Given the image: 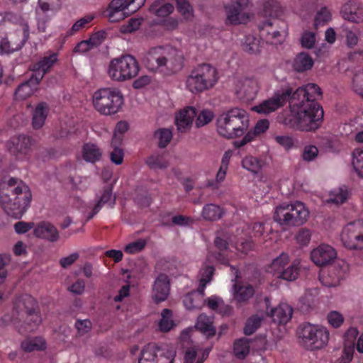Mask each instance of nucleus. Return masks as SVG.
Returning a JSON list of instances; mask_svg holds the SVG:
<instances>
[{
  "label": "nucleus",
  "mask_w": 363,
  "mask_h": 363,
  "mask_svg": "<svg viewBox=\"0 0 363 363\" xmlns=\"http://www.w3.org/2000/svg\"><path fill=\"white\" fill-rule=\"evenodd\" d=\"M322 96L320 88L309 83L291 92L289 113L283 123L289 127L306 132H314L323 122L324 111L317 100Z\"/></svg>",
  "instance_id": "nucleus-1"
},
{
  "label": "nucleus",
  "mask_w": 363,
  "mask_h": 363,
  "mask_svg": "<svg viewBox=\"0 0 363 363\" xmlns=\"http://www.w3.org/2000/svg\"><path fill=\"white\" fill-rule=\"evenodd\" d=\"M32 194L21 180L11 178L0 184V206L5 213L16 219L21 218L30 206Z\"/></svg>",
  "instance_id": "nucleus-2"
},
{
  "label": "nucleus",
  "mask_w": 363,
  "mask_h": 363,
  "mask_svg": "<svg viewBox=\"0 0 363 363\" xmlns=\"http://www.w3.org/2000/svg\"><path fill=\"white\" fill-rule=\"evenodd\" d=\"M11 315H5L2 321L12 323L21 334L36 330L41 323L40 313L36 309L35 299L28 294H23L15 298Z\"/></svg>",
  "instance_id": "nucleus-3"
},
{
  "label": "nucleus",
  "mask_w": 363,
  "mask_h": 363,
  "mask_svg": "<svg viewBox=\"0 0 363 363\" xmlns=\"http://www.w3.org/2000/svg\"><path fill=\"white\" fill-rule=\"evenodd\" d=\"M143 62L145 67L154 73L170 75L182 69L183 60L180 55L167 52L162 47L151 48L145 55Z\"/></svg>",
  "instance_id": "nucleus-4"
},
{
  "label": "nucleus",
  "mask_w": 363,
  "mask_h": 363,
  "mask_svg": "<svg viewBox=\"0 0 363 363\" xmlns=\"http://www.w3.org/2000/svg\"><path fill=\"white\" fill-rule=\"evenodd\" d=\"M217 131L225 138L244 135L249 127V116L246 111L234 108L221 113L217 118Z\"/></svg>",
  "instance_id": "nucleus-5"
},
{
  "label": "nucleus",
  "mask_w": 363,
  "mask_h": 363,
  "mask_svg": "<svg viewBox=\"0 0 363 363\" xmlns=\"http://www.w3.org/2000/svg\"><path fill=\"white\" fill-rule=\"evenodd\" d=\"M218 79L215 67L207 63L194 67L187 77L186 86L191 93H200L212 88Z\"/></svg>",
  "instance_id": "nucleus-6"
},
{
  "label": "nucleus",
  "mask_w": 363,
  "mask_h": 363,
  "mask_svg": "<svg viewBox=\"0 0 363 363\" xmlns=\"http://www.w3.org/2000/svg\"><path fill=\"white\" fill-rule=\"evenodd\" d=\"M123 103V96L117 88H102L93 94V105L102 115L111 116L118 113Z\"/></svg>",
  "instance_id": "nucleus-7"
},
{
  "label": "nucleus",
  "mask_w": 363,
  "mask_h": 363,
  "mask_svg": "<svg viewBox=\"0 0 363 363\" xmlns=\"http://www.w3.org/2000/svg\"><path fill=\"white\" fill-rule=\"evenodd\" d=\"M297 336L301 345L308 350H320L329 340V331L322 325L303 323L297 330Z\"/></svg>",
  "instance_id": "nucleus-8"
},
{
  "label": "nucleus",
  "mask_w": 363,
  "mask_h": 363,
  "mask_svg": "<svg viewBox=\"0 0 363 363\" xmlns=\"http://www.w3.org/2000/svg\"><path fill=\"white\" fill-rule=\"evenodd\" d=\"M139 70L137 60L130 55H124L110 62L108 74L113 81L124 82L135 78Z\"/></svg>",
  "instance_id": "nucleus-9"
},
{
  "label": "nucleus",
  "mask_w": 363,
  "mask_h": 363,
  "mask_svg": "<svg viewBox=\"0 0 363 363\" xmlns=\"http://www.w3.org/2000/svg\"><path fill=\"white\" fill-rule=\"evenodd\" d=\"M309 212L300 201L294 203H284L276 208L274 216L275 221L285 225H301L308 219Z\"/></svg>",
  "instance_id": "nucleus-10"
},
{
  "label": "nucleus",
  "mask_w": 363,
  "mask_h": 363,
  "mask_svg": "<svg viewBox=\"0 0 363 363\" xmlns=\"http://www.w3.org/2000/svg\"><path fill=\"white\" fill-rule=\"evenodd\" d=\"M196 116L195 124L197 128L208 124L214 117L211 111L204 109L197 115L196 109L194 107L187 106L181 110L176 117V125L178 130L181 133H186L189 130Z\"/></svg>",
  "instance_id": "nucleus-11"
},
{
  "label": "nucleus",
  "mask_w": 363,
  "mask_h": 363,
  "mask_svg": "<svg viewBox=\"0 0 363 363\" xmlns=\"http://www.w3.org/2000/svg\"><path fill=\"white\" fill-rule=\"evenodd\" d=\"M175 356L173 346L149 343L143 348L138 363H173Z\"/></svg>",
  "instance_id": "nucleus-12"
},
{
  "label": "nucleus",
  "mask_w": 363,
  "mask_h": 363,
  "mask_svg": "<svg viewBox=\"0 0 363 363\" xmlns=\"http://www.w3.org/2000/svg\"><path fill=\"white\" fill-rule=\"evenodd\" d=\"M146 0H112L106 9L111 22H118L139 10Z\"/></svg>",
  "instance_id": "nucleus-13"
},
{
  "label": "nucleus",
  "mask_w": 363,
  "mask_h": 363,
  "mask_svg": "<svg viewBox=\"0 0 363 363\" xmlns=\"http://www.w3.org/2000/svg\"><path fill=\"white\" fill-rule=\"evenodd\" d=\"M341 241L350 250L363 248V220H356L346 225L341 233Z\"/></svg>",
  "instance_id": "nucleus-14"
},
{
  "label": "nucleus",
  "mask_w": 363,
  "mask_h": 363,
  "mask_svg": "<svg viewBox=\"0 0 363 363\" xmlns=\"http://www.w3.org/2000/svg\"><path fill=\"white\" fill-rule=\"evenodd\" d=\"M292 88H286L277 91L274 95L252 108V110L259 113H269L284 106L286 102L290 104Z\"/></svg>",
  "instance_id": "nucleus-15"
},
{
  "label": "nucleus",
  "mask_w": 363,
  "mask_h": 363,
  "mask_svg": "<svg viewBox=\"0 0 363 363\" xmlns=\"http://www.w3.org/2000/svg\"><path fill=\"white\" fill-rule=\"evenodd\" d=\"M249 0H235L225 6L227 25H238L245 23L249 19L247 11Z\"/></svg>",
  "instance_id": "nucleus-16"
},
{
  "label": "nucleus",
  "mask_w": 363,
  "mask_h": 363,
  "mask_svg": "<svg viewBox=\"0 0 363 363\" xmlns=\"http://www.w3.org/2000/svg\"><path fill=\"white\" fill-rule=\"evenodd\" d=\"M348 272V264L345 260L339 259L329 266L326 273L320 274V281L328 287H335L346 277Z\"/></svg>",
  "instance_id": "nucleus-17"
},
{
  "label": "nucleus",
  "mask_w": 363,
  "mask_h": 363,
  "mask_svg": "<svg viewBox=\"0 0 363 363\" xmlns=\"http://www.w3.org/2000/svg\"><path fill=\"white\" fill-rule=\"evenodd\" d=\"M259 86L257 80L254 78H245L238 82L235 87L237 97L245 103L253 101L259 91Z\"/></svg>",
  "instance_id": "nucleus-18"
},
{
  "label": "nucleus",
  "mask_w": 363,
  "mask_h": 363,
  "mask_svg": "<svg viewBox=\"0 0 363 363\" xmlns=\"http://www.w3.org/2000/svg\"><path fill=\"white\" fill-rule=\"evenodd\" d=\"M58 56L57 52L49 50L33 65L32 75L35 77L36 82H40L44 76L51 71L58 62Z\"/></svg>",
  "instance_id": "nucleus-19"
},
{
  "label": "nucleus",
  "mask_w": 363,
  "mask_h": 363,
  "mask_svg": "<svg viewBox=\"0 0 363 363\" xmlns=\"http://www.w3.org/2000/svg\"><path fill=\"white\" fill-rule=\"evenodd\" d=\"M287 26L284 21H280L277 19L267 20L263 21L259 28L262 36H265L267 40H272V43L281 42L278 38L281 37V33H285Z\"/></svg>",
  "instance_id": "nucleus-20"
},
{
  "label": "nucleus",
  "mask_w": 363,
  "mask_h": 363,
  "mask_svg": "<svg viewBox=\"0 0 363 363\" xmlns=\"http://www.w3.org/2000/svg\"><path fill=\"white\" fill-rule=\"evenodd\" d=\"M6 146L11 155L21 159L28 153L31 140L30 137L26 135L14 136L7 143Z\"/></svg>",
  "instance_id": "nucleus-21"
},
{
  "label": "nucleus",
  "mask_w": 363,
  "mask_h": 363,
  "mask_svg": "<svg viewBox=\"0 0 363 363\" xmlns=\"http://www.w3.org/2000/svg\"><path fill=\"white\" fill-rule=\"evenodd\" d=\"M335 250L328 245H320L312 250L311 257L317 266H325L336 258Z\"/></svg>",
  "instance_id": "nucleus-22"
},
{
  "label": "nucleus",
  "mask_w": 363,
  "mask_h": 363,
  "mask_svg": "<svg viewBox=\"0 0 363 363\" xmlns=\"http://www.w3.org/2000/svg\"><path fill=\"white\" fill-rule=\"evenodd\" d=\"M169 279L164 274H160L155 281L152 288V298L160 303L167 299L169 293Z\"/></svg>",
  "instance_id": "nucleus-23"
},
{
  "label": "nucleus",
  "mask_w": 363,
  "mask_h": 363,
  "mask_svg": "<svg viewBox=\"0 0 363 363\" xmlns=\"http://www.w3.org/2000/svg\"><path fill=\"white\" fill-rule=\"evenodd\" d=\"M35 237L48 240L51 242H57L60 238L57 228L49 222L39 223L33 230Z\"/></svg>",
  "instance_id": "nucleus-24"
},
{
  "label": "nucleus",
  "mask_w": 363,
  "mask_h": 363,
  "mask_svg": "<svg viewBox=\"0 0 363 363\" xmlns=\"http://www.w3.org/2000/svg\"><path fill=\"white\" fill-rule=\"evenodd\" d=\"M341 14L344 19L359 23L363 21V7L358 3L349 1L341 9Z\"/></svg>",
  "instance_id": "nucleus-25"
},
{
  "label": "nucleus",
  "mask_w": 363,
  "mask_h": 363,
  "mask_svg": "<svg viewBox=\"0 0 363 363\" xmlns=\"http://www.w3.org/2000/svg\"><path fill=\"white\" fill-rule=\"evenodd\" d=\"M214 245L220 252L216 255V259L222 264L230 266L231 272L235 276V280L240 277L239 269L230 264V259L228 256L225 254L228 247V242L220 237H216L214 240Z\"/></svg>",
  "instance_id": "nucleus-26"
},
{
  "label": "nucleus",
  "mask_w": 363,
  "mask_h": 363,
  "mask_svg": "<svg viewBox=\"0 0 363 363\" xmlns=\"http://www.w3.org/2000/svg\"><path fill=\"white\" fill-rule=\"evenodd\" d=\"M269 127V122L267 119L258 121L252 130H249L241 140L235 142V146L238 148L244 146L247 143L252 141L255 137L265 133Z\"/></svg>",
  "instance_id": "nucleus-27"
},
{
  "label": "nucleus",
  "mask_w": 363,
  "mask_h": 363,
  "mask_svg": "<svg viewBox=\"0 0 363 363\" xmlns=\"http://www.w3.org/2000/svg\"><path fill=\"white\" fill-rule=\"evenodd\" d=\"M269 315L274 322L285 325L292 317L293 308L287 303H280L277 307L271 310Z\"/></svg>",
  "instance_id": "nucleus-28"
},
{
  "label": "nucleus",
  "mask_w": 363,
  "mask_h": 363,
  "mask_svg": "<svg viewBox=\"0 0 363 363\" xmlns=\"http://www.w3.org/2000/svg\"><path fill=\"white\" fill-rule=\"evenodd\" d=\"M35 79V77L31 75L28 80L21 83L15 91V99L24 100L30 96L34 89H36L37 85L40 83V82H36Z\"/></svg>",
  "instance_id": "nucleus-29"
},
{
  "label": "nucleus",
  "mask_w": 363,
  "mask_h": 363,
  "mask_svg": "<svg viewBox=\"0 0 363 363\" xmlns=\"http://www.w3.org/2000/svg\"><path fill=\"white\" fill-rule=\"evenodd\" d=\"M313 64V60L308 53L301 52L294 59L292 67L297 72H304L310 70Z\"/></svg>",
  "instance_id": "nucleus-30"
},
{
  "label": "nucleus",
  "mask_w": 363,
  "mask_h": 363,
  "mask_svg": "<svg viewBox=\"0 0 363 363\" xmlns=\"http://www.w3.org/2000/svg\"><path fill=\"white\" fill-rule=\"evenodd\" d=\"M196 330L200 331L208 338L216 335V328L213 325V320L211 317L206 314H201L198 318L195 325Z\"/></svg>",
  "instance_id": "nucleus-31"
},
{
  "label": "nucleus",
  "mask_w": 363,
  "mask_h": 363,
  "mask_svg": "<svg viewBox=\"0 0 363 363\" xmlns=\"http://www.w3.org/2000/svg\"><path fill=\"white\" fill-rule=\"evenodd\" d=\"M146 164L152 169H163L169 166V161L164 152L156 151L145 160Z\"/></svg>",
  "instance_id": "nucleus-32"
},
{
  "label": "nucleus",
  "mask_w": 363,
  "mask_h": 363,
  "mask_svg": "<svg viewBox=\"0 0 363 363\" xmlns=\"http://www.w3.org/2000/svg\"><path fill=\"white\" fill-rule=\"evenodd\" d=\"M28 37V31L24 29L23 36L18 42H13L7 38H0V52H13L20 50L25 44Z\"/></svg>",
  "instance_id": "nucleus-33"
},
{
  "label": "nucleus",
  "mask_w": 363,
  "mask_h": 363,
  "mask_svg": "<svg viewBox=\"0 0 363 363\" xmlns=\"http://www.w3.org/2000/svg\"><path fill=\"white\" fill-rule=\"evenodd\" d=\"M200 292H191L187 294L183 299L185 308L188 310L199 309L202 307L203 301V290L199 288Z\"/></svg>",
  "instance_id": "nucleus-34"
},
{
  "label": "nucleus",
  "mask_w": 363,
  "mask_h": 363,
  "mask_svg": "<svg viewBox=\"0 0 363 363\" xmlns=\"http://www.w3.org/2000/svg\"><path fill=\"white\" fill-rule=\"evenodd\" d=\"M233 289L234 298L239 303L247 301L255 294L254 287L250 284L240 285L235 283Z\"/></svg>",
  "instance_id": "nucleus-35"
},
{
  "label": "nucleus",
  "mask_w": 363,
  "mask_h": 363,
  "mask_svg": "<svg viewBox=\"0 0 363 363\" xmlns=\"http://www.w3.org/2000/svg\"><path fill=\"white\" fill-rule=\"evenodd\" d=\"M48 113V106L45 102H40L37 105L33 116V126L35 129H39L44 125Z\"/></svg>",
  "instance_id": "nucleus-36"
},
{
  "label": "nucleus",
  "mask_w": 363,
  "mask_h": 363,
  "mask_svg": "<svg viewBox=\"0 0 363 363\" xmlns=\"http://www.w3.org/2000/svg\"><path fill=\"white\" fill-rule=\"evenodd\" d=\"M112 191L113 188L111 186H106L103 189L102 195L100 199L97 201V203L94 205V208L91 212L87 214L86 219L91 220L93 217L99 213V211L101 209L102 206L108 203L111 201L112 199Z\"/></svg>",
  "instance_id": "nucleus-37"
},
{
  "label": "nucleus",
  "mask_w": 363,
  "mask_h": 363,
  "mask_svg": "<svg viewBox=\"0 0 363 363\" xmlns=\"http://www.w3.org/2000/svg\"><path fill=\"white\" fill-rule=\"evenodd\" d=\"M265 165V161L261 158L254 156H246L242 160V166L244 169L253 174H257Z\"/></svg>",
  "instance_id": "nucleus-38"
},
{
  "label": "nucleus",
  "mask_w": 363,
  "mask_h": 363,
  "mask_svg": "<svg viewBox=\"0 0 363 363\" xmlns=\"http://www.w3.org/2000/svg\"><path fill=\"white\" fill-rule=\"evenodd\" d=\"M21 349L26 352L43 351L46 348V342L41 337L26 339L21 342Z\"/></svg>",
  "instance_id": "nucleus-39"
},
{
  "label": "nucleus",
  "mask_w": 363,
  "mask_h": 363,
  "mask_svg": "<svg viewBox=\"0 0 363 363\" xmlns=\"http://www.w3.org/2000/svg\"><path fill=\"white\" fill-rule=\"evenodd\" d=\"M82 156L85 161L94 163L100 160L101 152L96 145L86 143L83 146Z\"/></svg>",
  "instance_id": "nucleus-40"
},
{
  "label": "nucleus",
  "mask_w": 363,
  "mask_h": 363,
  "mask_svg": "<svg viewBox=\"0 0 363 363\" xmlns=\"http://www.w3.org/2000/svg\"><path fill=\"white\" fill-rule=\"evenodd\" d=\"M289 262V256L286 253H281L279 257L273 259L269 266L271 272L278 277Z\"/></svg>",
  "instance_id": "nucleus-41"
},
{
  "label": "nucleus",
  "mask_w": 363,
  "mask_h": 363,
  "mask_svg": "<svg viewBox=\"0 0 363 363\" xmlns=\"http://www.w3.org/2000/svg\"><path fill=\"white\" fill-rule=\"evenodd\" d=\"M150 10L158 17H166L173 12L174 6L170 3L157 1L151 5Z\"/></svg>",
  "instance_id": "nucleus-42"
},
{
  "label": "nucleus",
  "mask_w": 363,
  "mask_h": 363,
  "mask_svg": "<svg viewBox=\"0 0 363 363\" xmlns=\"http://www.w3.org/2000/svg\"><path fill=\"white\" fill-rule=\"evenodd\" d=\"M348 194L347 189L345 186L340 187L330 193L327 202L335 205L342 204L347 201Z\"/></svg>",
  "instance_id": "nucleus-43"
},
{
  "label": "nucleus",
  "mask_w": 363,
  "mask_h": 363,
  "mask_svg": "<svg viewBox=\"0 0 363 363\" xmlns=\"http://www.w3.org/2000/svg\"><path fill=\"white\" fill-rule=\"evenodd\" d=\"M299 262L294 261L291 264H288L277 278L289 281H294L299 274Z\"/></svg>",
  "instance_id": "nucleus-44"
},
{
  "label": "nucleus",
  "mask_w": 363,
  "mask_h": 363,
  "mask_svg": "<svg viewBox=\"0 0 363 363\" xmlns=\"http://www.w3.org/2000/svg\"><path fill=\"white\" fill-rule=\"evenodd\" d=\"M223 211L219 206L209 203L206 204L202 211V216L206 220H216L220 219Z\"/></svg>",
  "instance_id": "nucleus-45"
},
{
  "label": "nucleus",
  "mask_w": 363,
  "mask_h": 363,
  "mask_svg": "<svg viewBox=\"0 0 363 363\" xmlns=\"http://www.w3.org/2000/svg\"><path fill=\"white\" fill-rule=\"evenodd\" d=\"M250 352V344L247 338L237 340L234 342V353L238 359H244Z\"/></svg>",
  "instance_id": "nucleus-46"
},
{
  "label": "nucleus",
  "mask_w": 363,
  "mask_h": 363,
  "mask_svg": "<svg viewBox=\"0 0 363 363\" xmlns=\"http://www.w3.org/2000/svg\"><path fill=\"white\" fill-rule=\"evenodd\" d=\"M263 317L258 315H253L246 320L243 332L246 335H252L261 325Z\"/></svg>",
  "instance_id": "nucleus-47"
},
{
  "label": "nucleus",
  "mask_w": 363,
  "mask_h": 363,
  "mask_svg": "<svg viewBox=\"0 0 363 363\" xmlns=\"http://www.w3.org/2000/svg\"><path fill=\"white\" fill-rule=\"evenodd\" d=\"M215 272V268L213 265L205 264L199 271L200 277V289L204 290L206 284L209 283Z\"/></svg>",
  "instance_id": "nucleus-48"
},
{
  "label": "nucleus",
  "mask_w": 363,
  "mask_h": 363,
  "mask_svg": "<svg viewBox=\"0 0 363 363\" xmlns=\"http://www.w3.org/2000/svg\"><path fill=\"white\" fill-rule=\"evenodd\" d=\"M161 316L162 318L159 322L160 330L162 332L169 331L174 325V323L172 320V311L168 308H164L162 311Z\"/></svg>",
  "instance_id": "nucleus-49"
},
{
  "label": "nucleus",
  "mask_w": 363,
  "mask_h": 363,
  "mask_svg": "<svg viewBox=\"0 0 363 363\" xmlns=\"http://www.w3.org/2000/svg\"><path fill=\"white\" fill-rule=\"evenodd\" d=\"M154 135L155 138L158 139L159 147L164 148L172 138V132L169 128H160L155 132Z\"/></svg>",
  "instance_id": "nucleus-50"
},
{
  "label": "nucleus",
  "mask_w": 363,
  "mask_h": 363,
  "mask_svg": "<svg viewBox=\"0 0 363 363\" xmlns=\"http://www.w3.org/2000/svg\"><path fill=\"white\" fill-rule=\"evenodd\" d=\"M94 16L91 14L86 15L85 16L77 20L72 26L71 29L68 31L69 35H74L82 29L88 28L90 26L91 22L94 20Z\"/></svg>",
  "instance_id": "nucleus-51"
},
{
  "label": "nucleus",
  "mask_w": 363,
  "mask_h": 363,
  "mask_svg": "<svg viewBox=\"0 0 363 363\" xmlns=\"http://www.w3.org/2000/svg\"><path fill=\"white\" fill-rule=\"evenodd\" d=\"M242 48L250 54H256L259 52V40L253 35H246L242 43Z\"/></svg>",
  "instance_id": "nucleus-52"
},
{
  "label": "nucleus",
  "mask_w": 363,
  "mask_h": 363,
  "mask_svg": "<svg viewBox=\"0 0 363 363\" xmlns=\"http://www.w3.org/2000/svg\"><path fill=\"white\" fill-rule=\"evenodd\" d=\"M143 21L142 18H130L121 27V31L123 33H130L139 29Z\"/></svg>",
  "instance_id": "nucleus-53"
},
{
  "label": "nucleus",
  "mask_w": 363,
  "mask_h": 363,
  "mask_svg": "<svg viewBox=\"0 0 363 363\" xmlns=\"http://www.w3.org/2000/svg\"><path fill=\"white\" fill-rule=\"evenodd\" d=\"M315 41V33L311 31L303 32L300 39L301 47L306 49L313 48Z\"/></svg>",
  "instance_id": "nucleus-54"
},
{
  "label": "nucleus",
  "mask_w": 363,
  "mask_h": 363,
  "mask_svg": "<svg viewBox=\"0 0 363 363\" xmlns=\"http://www.w3.org/2000/svg\"><path fill=\"white\" fill-rule=\"evenodd\" d=\"M314 304V298L311 294L306 293L303 296H301L299 299L298 306L299 310L306 313L309 311L310 308Z\"/></svg>",
  "instance_id": "nucleus-55"
},
{
  "label": "nucleus",
  "mask_w": 363,
  "mask_h": 363,
  "mask_svg": "<svg viewBox=\"0 0 363 363\" xmlns=\"http://www.w3.org/2000/svg\"><path fill=\"white\" fill-rule=\"evenodd\" d=\"M331 19V13L326 7H323L318 11L314 21V25L317 28L324 25Z\"/></svg>",
  "instance_id": "nucleus-56"
},
{
  "label": "nucleus",
  "mask_w": 363,
  "mask_h": 363,
  "mask_svg": "<svg viewBox=\"0 0 363 363\" xmlns=\"http://www.w3.org/2000/svg\"><path fill=\"white\" fill-rule=\"evenodd\" d=\"M38 5L43 12L55 11L60 7V0H38Z\"/></svg>",
  "instance_id": "nucleus-57"
},
{
  "label": "nucleus",
  "mask_w": 363,
  "mask_h": 363,
  "mask_svg": "<svg viewBox=\"0 0 363 363\" xmlns=\"http://www.w3.org/2000/svg\"><path fill=\"white\" fill-rule=\"evenodd\" d=\"M352 84L354 91L363 97V69L354 74Z\"/></svg>",
  "instance_id": "nucleus-58"
},
{
  "label": "nucleus",
  "mask_w": 363,
  "mask_h": 363,
  "mask_svg": "<svg viewBox=\"0 0 363 363\" xmlns=\"http://www.w3.org/2000/svg\"><path fill=\"white\" fill-rule=\"evenodd\" d=\"M74 325L77 330L78 335L80 336L86 334L92 328V323L89 319L77 320Z\"/></svg>",
  "instance_id": "nucleus-59"
},
{
  "label": "nucleus",
  "mask_w": 363,
  "mask_h": 363,
  "mask_svg": "<svg viewBox=\"0 0 363 363\" xmlns=\"http://www.w3.org/2000/svg\"><path fill=\"white\" fill-rule=\"evenodd\" d=\"M352 165L354 170L363 169V147H357L353 151Z\"/></svg>",
  "instance_id": "nucleus-60"
},
{
  "label": "nucleus",
  "mask_w": 363,
  "mask_h": 363,
  "mask_svg": "<svg viewBox=\"0 0 363 363\" xmlns=\"http://www.w3.org/2000/svg\"><path fill=\"white\" fill-rule=\"evenodd\" d=\"M228 168L220 167L216 177V180H208L207 186L213 189H218L219 184L224 181Z\"/></svg>",
  "instance_id": "nucleus-61"
},
{
  "label": "nucleus",
  "mask_w": 363,
  "mask_h": 363,
  "mask_svg": "<svg viewBox=\"0 0 363 363\" xmlns=\"http://www.w3.org/2000/svg\"><path fill=\"white\" fill-rule=\"evenodd\" d=\"M274 140L286 150H291L294 145L293 138L289 135H276L274 137Z\"/></svg>",
  "instance_id": "nucleus-62"
},
{
  "label": "nucleus",
  "mask_w": 363,
  "mask_h": 363,
  "mask_svg": "<svg viewBox=\"0 0 363 363\" xmlns=\"http://www.w3.org/2000/svg\"><path fill=\"white\" fill-rule=\"evenodd\" d=\"M106 32L105 30H99L91 34L89 38V43L94 47L101 45L106 38Z\"/></svg>",
  "instance_id": "nucleus-63"
},
{
  "label": "nucleus",
  "mask_w": 363,
  "mask_h": 363,
  "mask_svg": "<svg viewBox=\"0 0 363 363\" xmlns=\"http://www.w3.org/2000/svg\"><path fill=\"white\" fill-rule=\"evenodd\" d=\"M318 155V150L315 145H307L304 147L302 157L307 162L313 160Z\"/></svg>",
  "instance_id": "nucleus-64"
}]
</instances>
